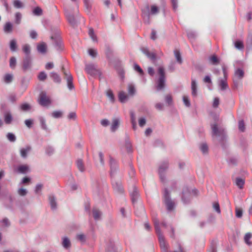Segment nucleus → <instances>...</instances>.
<instances>
[{
  "mask_svg": "<svg viewBox=\"0 0 252 252\" xmlns=\"http://www.w3.org/2000/svg\"><path fill=\"white\" fill-rule=\"evenodd\" d=\"M158 74L159 77L158 81V89H161L164 86L165 74L164 69L163 67L160 66L158 68Z\"/></svg>",
  "mask_w": 252,
  "mask_h": 252,
  "instance_id": "1",
  "label": "nucleus"
},
{
  "mask_svg": "<svg viewBox=\"0 0 252 252\" xmlns=\"http://www.w3.org/2000/svg\"><path fill=\"white\" fill-rule=\"evenodd\" d=\"M39 102L40 104L43 106H47L51 103V101L49 98L44 93H41L40 94Z\"/></svg>",
  "mask_w": 252,
  "mask_h": 252,
  "instance_id": "2",
  "label": "nucleus"
},
{
  "mask_svg": "<svg viewBox=\"0 0 252 252\" xmlns=\"http://www.w3.org/2000/svg\"><path fill=\"white\" fill-rule=\"evenodd\" d=\"M86 70L88 73L91 75H95L98 74L99 75H101V73L99 70L96 69L94 66L93 64H89L86 66Z\"/></svg>",
  "mask_w": 252,
  "mask_h": 252,
  "instance_id": "3",
  "label": "nucleus"
},
{
  "mask_svg": "<svg viewBox=\"0 0 252 252\" xmlns=\"http://www.w3.org/2000/svg\"><path fill=\"white\" fill-rule=\"evenodd\" d=\"M29 168L28 165H21L19 166L17 169L16 171L20 173H26L29 171Z\"/></svg>",
  "mask_w": 252,
  "mask_h": 252,
  "instance_id": "4",
  "label": "nucleus"
},
{
  "mask_svg": "<svg viewBox=\"0 0 252 252\" xmlns=\"http://www.w3.org/2000/svg\"><path fill=\"white\" fill-rule=\"evenodd\" d=\"M37 50L41 53H45L47 50V45L46 43L42 42L39 44L37 47Z\"/></svg>",
  "mask_w": 252,
  "mask_h": 252,
  "instance_id": "5",
  "label": "nucleus"
},
{
  "mask_svg": "<svg viewBox=\"0 0 252 252\" xmlns=\"http://www.w3.org/2000/svg\"><path fill=\"white\" fill-rule=\"evenodd\" d=\"M13 25L10 22L6 23L4 26V31L6 32H11L12 31Z\"/></svg>",
  "mask_w": 252,
  "mask_h": 252,
  "instance_id": "6",
  "label": "nucleus"
},
{
  "mask_svg": "<svg viewBox=\"0 0 252 252\" xmlns=\"http://www.w3.org/2000/svg\"><path fill=\"white\" fill-rule=\"evenodd\" d=\"M31 61L29 57H27L23 61V68L24 70L28 69L31 65Z\"/></svg>",
  "mask_w": 252,
  "mask_h": 252,
  "instance_id": "7",
  "label": "nucleus"
},
{
  "mask_svg": "<svg viewBox=\"0 0 252 252\" xmlns=\"http://www.w3.org/2000/svg\"><path fill=\"white\" fill-rule=\"evenodd\" d=\"M144 53L145 54H146L147 55V56L148 57L151 58L153 61V62L154 63L156 62V55L155 53H153V52L151 53V52H150L149 51H148V50H144Z\"/></svg>",
  "mask_w": 252,
  "mask_h": 252,
  "instance_id": "8",
  "label": "nucleus"
},
{
  "mask_svg": "<svg viewBox=\"0 0 252 252\" xmlns=\"http://www.w3.org/2000/svg\"><path fill=\"white\" fill-rule=\"evenodd\" d=\"M119 98L120 101L124 102L127 99V96L124 92H120L119 94Z\"/></svg>",
  "mask_w": 252,
  "mask_h": 252,
  "instance_id": "9",
  "label": "nucleus"
},
{
  "mask_svg": "<svg viewBox=\"0 0 252 252\" xmlns=\"http://www.w3.org/2000/svg\"><path fill=\"white\" fill-rule=\"evenodd\" d=\"M213 134L215 135H218L221 131L223 130L220 131L217 125L215 124L212 126Z\"/></svg>",
  "mask_w": 252,
  "mask_h": 252,
  "instance_id": "10",
  "label": "nucleus"
},
{
  "mask_svg": "<svg viewBox=\"0 0 252 252\" xmlns=\"http://www.w3.org/2000/svg\"><path fill=\"white\" fill-rule=\"evenodd\" d=\"M63 247L66 249L68 248L70 245V241H69V239L66 237H64L63 238Z\"/></svg>",
  "mask_w": 252,
  "mask_h": 252,
  "instance_id": "11",
  "label": "nucleus"
},
{
  "mask_svg": "<svg viewBox=\"0 0 252 252\" xmlns=\"http://www.w3.org/2000/svg\"><path fill=\"white\" fill-rule=\"evenodd\" d=\"M31 148L27 147L26 149H22L21 150V154L23 158H25L27 156V153L30 150Z\"/></svg>",
  "mask_w": 252,
  "mask_h": 252,
  "instance_id": "12",
  "label": "nucleus"
},
{
  "mask_svg": "<svg viewBox=\"0 0 252 252\" xmlns=\"http://www.w3.org/2000/svg\"><path fill=\"white\" fill-rule=\"evenodd\" d=\"M235 46L236 48L239 49H242L244 48V45L242 41H236L235 42Z\"/></svg>",
  "mask_w": 252,
  "mask_h": 252,
  "instance_id": "13",
  "label": "nucleus"
},
{
  "mask_svg": "<svg viewBox=\"0 0 252 252\" xmlns=\"http://www.w3.org/2000/svg\"><path fill=\"white\" fill-rule=\"evenodd\" d=\"M210 61L214 64H216L219 63V60L218 59L217 57L215 55H213L210 58Z\"/></svg>",
  "mask_w": 252,
  "mask_h": 252,
  "instance_id": "14",
  "label": "nucleus"
},
{
  "mask_svg": "<svg viewBox=\"0 0 252 252\" xmlns=\"http://www.w3.org/2000/svg\"><path fill=\"white\" fill-rule=\"evenodd\" d=\"M10 47L12 51H14L16 49V42L15 40H12L10 43Z\"/></svg>",
  "mask_w": 252,
  "mask_h": 252,
  "instance_id": "15",
  "label": "nucleus"
},
{
  "mask_svg": "<svg viewBox=\"0 0 252 252\" xmlns=\"http://www.w3.org/2000/svg\"><path fill=\"white\" fill-rule=\"evenodd\" d=\"M236 184L240 189H242L244 184V181L241 178H237L236 180Z\"/></svg>",
  "mask_w": 252,
  "mask_h": 252,
  "instance_id": "16",
  "label": "nucleus"
},
{
  "mask_svg": "<svg viewBox=\"0 0 252 252\" xmlns=\"http://www.w3.org/2000/svg\"><path fill=\"white\" fill-rule=\"evenodd\" d=\"M174 54L175 55V57L176 58L177 61L179 63H182V58L181 56L180 53L179 51H175Z\"/></svg>",
  "mask_w": 252,
  "mask_h": 252,
  "instance_id": "17",
  "label": "nucleus"
},
{
  "mask_svg": "<svg viewBox=\"0 0 252 252\" xmlns=\"http://www.w3.org/2000/svg\"><path fill=\"white\" fill-rule=\"evenodd\" d=\"M252 234L251 233H247L245 236V241L248 245H251L252 243L250 241V238L252 237Z\"/></svg>",
  "mask_w": 252,
  "mask_h": 252,
  "instance_id": "18",
  "label": "nucleus"
},
{
  "mask_svg": "<svg viewBox=\"0 0 252 252\" xmlns=\"http://www.w3.org/2000/svg\"><path fill=\"white\" fill-rule=\"evenodd\" d=\"M238 126L239 129L241 131H244L245 130V123L244 120H241L239 122Z\"/></svg>",
  "mask_w": 252,
  "mask_h": 252,
  "instance_id": "19",
  "label": "nucleus"
},
{
  "mask_svg": "<svg viewBox=\"0 0 252 252\" xmlns=\"http://www.w3.org/2000/svg\"><path fill=\"white\" fill-rule=\"evenodd\" d=\"M67 85L70 89H71L73 88L72 83V77L71 76H69L67 78Z\"/></svg>",
  "mask_w": 252,
  "mask_h": 252,
  "instance_id": "20",
  "label": "nucleus"
},
{
  "mask_svg": "<svg viewBox=\"0 0 252 252\" xmlns=\"http://www.w3.org/2000/svg\"><path fill=\"white\" fill-rule=\"evenodd\" d=\"M42 13V9L39 7H36L34 10L33 13L36 15H40Z\"/></svg>",
  "mask_w": 252,
  "mask_h": 252,
  "instance_id": "21",
  "label": "nucleus"
},
{
  "mask_svg": "<svg viewBox=\"0 0 252 252\" xmlns=\"http://www.w3.org/2000/svg\"><path fill=\"white\" fill-rule=\"evenodd\" d=\"M21 108L23 111H26L30 110L31 106L28 103H24L21 105Z\"/></svg>",
  "mask_w": 252,
  "mask_h": 252,
  "instance_id": "22",
  "label": "nucleus"
},
{
  "mask_svg": "<svg viewBox=\"0 0 252 252\" xmlns=\"http://www.w3.org/2000/svg\"><path fill=\"white\" fill-rule=\"evenodd\" d=\"M235 75L239 78H242L244 76V71L241 69H238L236 70Z\"/></svg>",
  "mask_w": 252,
  "mask_h": 252,
  "instance_id": "23",
  "label": "nucleus"
},
{
  "mask_svg": "<svg viewBox=\"0 0 252 252\" xmlns=\"http://www.w3.org/2000/svg\"><path fill=\"white\" fill-rule=\"evenodd\" d=\"M191 87L192 89V94L194 95H196V83L194 81H192L191 83Z\"/></svg>",
  "mask_w": 252,
  "mask_h": 252,
  "instance_id": "24",
  "label": "nucleus"
},
{
  "mask_svg": "<svg viewBox=\"0 0 252 252\" xmlns=\"http://www.w3.org/2000/svg\"><path fill=\"white\" fill-rule=\"evenodd\" d=\"M12 79V76L11 74H7L4 77V80L6 83H9Z\"/></svg>",
  "mask_w": 252,
  "mask_h": 252,
  "instance_id": "25",
  "label": "nucleus"
},
{
  "mask_svg": "<svg viewBox=\"0 0 252 252\" xmlns=\"http://www.w3.org/2000/svg\"><path fill=\"white\" fill-rule=\"evenodd\" d=\"M46 74L44 72H40L38 76L39 80L41 81L44 80L46 78Z\"/></svg>",
  "mask_w": 252,
  "mask_h": 252,
  "instance_id": "26",
  "label": "nucleus"
},
{
  "mask_svg": "<svg viewBox=\"0 0 252 252\" xmlns=\"http://www.w3.org/2000/svg\"><path fill=\"white\" fill-rule=\"evenodd\" d=\"M31 181V179L29 177H25L24 178L22 181H21V184H28L29 183H30Z\"/></svg>",
  "mask_w": 252,
  "mask_h": 252,
  "instance_id": "27",
  "label": "nucleus"
},
{
  "mask_svg": "<svg viewBox=\"0 0 252 252\" xmlns=\"http://www.w3.org/2000/svg\"><path fill=\"white\" fill-rule=\"evenodd\" d=\"M14 4L15 6L17 8H21L22 7V2L19 0H15L14 1Z\"/></svg>",
  "mask_w": 252,
  "mask_h": 252,
  "instance_id": "28",
  "label": "nucleus"
},
{
  "mask_svg": "<svg viewBox=\"0 0 252 252\" xmlns=\"http://www.w3.org/2000/svg\"><path fill=\"white\" fill-rule=\"evenodd\" d=\"M12 120V117L10 114H6L5 116V122L6 123H10Z\"/></svg>",
  "mask_w": 252,
  "mask_h": 252,
  "instance_id": "29",
  "label": "nucleus"
},
{
  "mask_svg": "<svg viewBox=\"0 0 252 252\" xmlns=\"http://www.w3.org/2000/svg\"><path fill=\"white\" fill-rule=\"evenodd\" d=\"M128 93L130 94H133L135 93V88L133 86L129 85L128 87Z\"/></svg>",
  "mask_w": 252,
  "mask_h": 252,
  "instance_id": "30",
  "label": "nucleus"
},
{
  "mask_svg": "<svg viewBox=\"0 0 252 252\" xmlns=\"http://www.w3.org/2000/svg\"><path fill=\"white\" fill-rule=\"evenodd\" d=\"M93 214H94V217L95 219L96 220V219H99L100 213L98 211H97L96 210H93Z\"/></svg>",
  "mask_w": 252,
  "mask_h": 252,
  "instance_id": "31",
  "label": "nucleus"
},
{
  "mask_svg": "<svg viewBox=\"0 0 252 252\" xmlns=\"http://www.w3.org/2000/svg\"><path fill=\"white\" fill-rule=\"evenodd\" d=\"M89 34L94 40L96 41L97 40L96 36L95 35L93 29L90 30Z\"/></svg>",
  "mask_w": 252,
  "mask_h": 252,
  "instance_id": "32",
  "label": "nucleus"
},
{
  "mask_svg": "<svg viewBox=\"0 0 252 252\" xmlns=\"http://www.w3.org/2000/svg\"><path fill=\"white\" fill-rule=\"evenodd\" d=\"M156 230L158 233L159 234V239L160 241V242L161 243L162 242H163V238L162 236H161L160 234V231L158 226H156Z\"/></svg>",
  "mask_w": 252,
  "mask_h": 252,
  "instance_id": "33",
  "label": "nucleus"
},
{
  "mask_svg": "<svg viewBox=\"0 0 252 252\" xmlns=\"http://www.w3.org/2000/svg\"><path fill=\"white\" fill-rule=\"evenodd\" d=\"M107 95L111 98L112 101H114V96L111 90H108L107 92Z\"/></svg>",
  "mask_w": 252,
  "mask_h": 252,
  "instance_id": "34",
  "label": "nucleus"
},
{
  "mask_svg": "<svg viewBox=\"0 0 252 252\" xmlns=\"http://www.w3.org/2000/svg\"><path fill=\"white\" fill-rule=\"evenodd\" d=\"M16 61L15 58L12 57L10 60V65L12 67H14L16 65Z\"/></svg>",
  "mask_w": 252,
  "mask_h": 252,
  "instance_id": "35",
  "label": "nucleus"
},
{
  "mask_svg": "<svg viewBox=\"0 0 252 252\" xmlns=\"http://www.w3.org/2000/svg\"><path fill=\"white\" fill-rule=\"evenodd\" d=\"M89 53L93 57H95L97 54L96 52L93 49H90L89 50Z\"/></svg>",
  "mask_w": 252,
  "mask_h": 252,
  "instance_id": "36",
  "label": "nucleus"
},
{
  "mask_svg": "<svg viewBox=\"0 0 252 252\" xmlns=\"http://www.w3.org/2000/svg\"><path fill=\"white\" fill-rule=\"evenodd\" d=\"M220 86H221V88L222 90H224L227 87V83H226V82L224 80H221L220 81Z\"/></svg>",
  "mask_w": 252,
  "mask_h": 252,
  "instance_id": "37",
  "label": "nucleus"
},
{
  "mask_svg": "<svg viewBox=\"0 0 252 252\" xmlns=\"http://www.w3.org/2000/svg\"><path fill=\"white\" fill-rule=\"evenodd\" d=\"M23 50L26 54H27L28 55L30 54V47L28 45H24L23 47Z\"/></svg>",
  "mask_w": 252,
  "mask_h": 252,
  "instance_id": "38",
  "label": "nucleus"
},
{
  "mask_svg": "<svg viewBox=\"0 0 252 252\" xmlns=\"http://www.w3.org/2000/svg\"><path fill=\"white\" fill-rule=\"evenodd\" d=\"M158 11V7L156 5H152L151 6V13L152 14H155Z\"/></svg>",
  "mask_w": 252,
  "mask_h": 252,
  "instance_id": "39",
  "label": "nucleus"
},
{
  "mask_svg": "<svg viewBox=\"0 0 252 252\" xmlns=\"http://www.w3.org/2000/svg\"><path fill=\"white\" fill-rule=\"evenodd\" d=\"M236 215L238 218L241 217L242 216V210L240 209L237 208L236 209Z\"/></svg>",
  "mask_w": 252,
  "mask_h": 252,
  "instance_id": "40",
  "label": "nucleus"
},
{
  "mask_svg": "<svg viewBox=\"0 0 252 252\" xmlns=\"http://www.w3.org/2000/svg\"><path fill=\"white\" fill-rule=\"evenodd\" d=\"M139 124L140 126H143L146 124V119L144 118H141L139 120Z\"/></svg>",
  "mask_w": 252,
  "mask_h": 252,
  "instance_id": "41",
  "label": "nucleus"
},
{
  "mask_svg": "<svg viewBox=\"0 0 252 252\" xmlns=\"http://www.w3.org/2000/svg\"><path fill=\"white\" fill-rule=\"evenodd\" d=\"M7 137H8V139L11 141H14L15 140V137L14 135L12 133H8L7 134Z\"/></svg>",
  "mask_w": 252,
  "mask_h": 252,
  "instance_id": "42",
  "label": "nucleus"
},
{
  "mask_svg": "<svg viewBox=\"0 0 252 252\" xmlns=\"http://www.w3.org/2000/svg\"><path fill=\"white\" fill-rule=\"evenodd\" d=\"M18 193L20 195L24 196L26 194L27 190L24 189H20L18 190Z\"/></svg>",
  "mask_w": 252,
  "mask_h": 252,
  "instance_id": "43",
  "label": "nucleus"
},
{
  "mask_svg": "<svg viewBox=\"0 0 252 252\" xmlns=\"http://www.w3.org/2000/svg\"><path fill=\"white\" fill-rule=\"evenodd\" d=\"M167 205L168 209L169 210H171L173 209V207H174L173 203L172 202L170 201H168L167 202Z\"/></svg>",
  "mask_w": 252,
  "mask_h": 252,
  "instance_id": "44",
  "label": "nucleus"
},
{
  "mask_svg": "<svg viewBox=\"0 0 252 252\" xmlns=\"http://www.w3.org/2000/svg\"><path fill=\"white\" fill-rule=\"evenodd\" d=\"M214 207L215 209L217 211L218 213H220V205L218 203L216 202L214 204Z\"/></svg>",
  "mask_w": 252,
  "mask_h": 252,
  "instance_id": "45",
  "label": "nucleus"
},
{
  "mask_svg": "<svg viewBox=\"0 0 252 252\" xmlns=\"http://www.w3.org/2000/svg\"><path fill=\"white\" fill-rule=\"evenodd\" d=\"M219 104V99L218 98H215L213 102V106L217 108Z\"/></svg>",
  "mask_w": 252,
  "mask_h": 252,
  "instance_id": "46",
  "label": "nucleus"
},
{
  "mask_svg": "<svg viewBox=\"0 0 252 252\" xmlns=\"http://www.w3.org/2000/svg\"><path fill=\"white\" fill-rule=\"evenodd\" d=\"M119 124V121L118 120H115L114 121L113 125L112 126V129L113 130H115L118 126Z\"/></svg>",
  "mask_w": 252,
  "mask_h": 252,
  "instance_id": "47",
  "label": "nucleus"
},
{
  "mask_svg": "<svg viewBox=\"0 0 252 252\" xmlns=\"http://www.w3.org/2000/svg\"><path fill=\"white\" fill-rule=\"evenodd\" d=\"M183 100H184V102L185 103L186 106H187L188 107L190 106V102H189V100L188 97L184 96L183 97Z\"/></svg>",
  "mask_w": 252,
  "mask_h": 252,
  "instance_id": "48",
  "label": "nucleus"
},
{
  "mask_svg": "<svg viewBox=\"0 0 252 252\" xmlns=\"http://www.w3.org/2000/svg\"><path fill=\"white\" fill-rule=\"evenodd\" d=\"M21 15L19 13H17L16 14V23L18 24L19 23L21 20Z\"/></svg>",
  "mask_w": 252,
  "mask_h": 252,
  "instance_id": "49",
  "label": "nucleus"
},
{
  "mask_svg": "<svg viewBox=\"0 0 252 252\" xmlns=\"http://www.w3.org/2000/svg\"><path fill=\"white\" fill-rule=\"evenodd\" d=\"M134 68L136 70H137L140 74H143V70L140 67V66L139 65H138L137 64H136L134 65Z\"/></svg>",
  "mask_w": 252,
  "mask_h": 252,
  "instance_id": "50",
  "label": "nucleus"
},
{
  "mask_svg": "<svg viewBox=\"0 0 252 252\" xmlns=\"http://www.w3.org/2000/svg\"><path fill=\"white\" fill-rule=\"evenodd\" d=\"M53 115L56 118L60 117L62 116V112L60 111H56L53 113Z\"/></svg>",
  "mask_w": 252,
  "mask_h": 252,
  "instance_id": "51",
  "label": "nucleus"
},
{
  "mask_svg": "<svg viewBox=\"0 0 252 252\" xmlns=\"http://www.w3.org/2000/svg\"><path fill=\"white\" fill-rule=\"evenodd\" d=\"M166 101L169 104H171L172 103V97L170 95H167L166 97Z\"/></svg>",
  "mask_w": 252,
  "mask_h": 252,
  "instance_id": "52",
  "label": "nucleus"
},
{
  "mask_svg": "<svg viewBox=\"0 0 252 252\" xmlns=\"http://www.w3.org/2000/svg\"><path fill=\"white\" fill-rule=\"evenodd\" d=\"M25 124L27 126L30 127L32 124V122L31 120H27L25 121Z\"/></svg>",
  "mask_w": 252,
  "mask_h": 252,
  "instance_id": "53",
  "label": "nucleus"
},
{
  "mask_svg": "<svg viewBox=\"0 0 252 252\" xmlns=\"http://www.w3.org/2000/svg\"><path fill=\"white\" fill-rule=\"evenodd\" d=\"M52 75L53 77L57 81H60V78L58 75L55 73H52Z\"/></svg>",
  "mask_w": 252,
  "mask_h": 252,
  "instance_id": "54",
  "label": "nucleus"
},
{
  "mask_svg": "<svg viewBox=\"0 0 252 252\" xmlns=\"http://www.w3.org/2000/svg\"><path fill=\"white\" fill-rule=\"evenodd\" d=\"M131 117H132V125H133V128L134 129H135L136 128V122L134 120V117L133 114L131 115Z\"/></svg>",
  "mask_w": 252,
  "mask_h": 252,
  "instance_id": "55",
  "label": "nucleus"
},
{
  "mask_svg": "<svg viewBox=\"0 0 252 252\" xmlns=\"http://www.w3.org/2000/svg\"><path fill=\"white\" fill-rule=\"evenodd\" d=\"M202 150L203 152H206L208 151V146L206 144H203L202 146Z\"/></svg>",
  "mask_w": 252,
  "mask_h": 252,
  "instance_id": "56",
  "label": "nucleus"
},
{
  "mask_svg": "<svg viewBox=\"0 0 252 252\" xmlns=\"http://www.w3.org/2000/svg\"><path fill=\"white\" fill-rule=\"evenodd\" d=\"M204 81L206 82L211 83V80L210 79V77L209 76H206L204 78Z\"/></svg>",
  "mask_w": 252,
  "mask_h": 252,
  "instance_id": "57",
  "label": "nucleus"
},
{
  "mask_svg": "<svg viewBox=\"0 0 252 252\" xmlns=\"http://www.w3.org/2000/svg\"><path fill=\"white\" fill-rule=\"evenodd\" d=\"M148 72L151 75L153 76L154 74V70L153 68L152 67H149L148 68Z\"/></svg>",
  "mask_w": 252,
  "mask_h": 252,
  "instance_id": "58",
  "label": "nucleus"
},
{
  "mask_svg": "<svg viewBox=\"0 0 252 252\" xmlns=\"http://www.w3.org/2000/svg\"><path fill=\"white\" fill-rule=\"evenodd\" d=\"M78 238L82 241H84L85 240V236L83 234H80L78 235Z\"/></svg>",
  "mask_w": 252,
  "mask_h": 252,
  "instance_id": "59",
  "label": "nucleus"
},
{
  "mask_svg": "<svg viewBox=\"0 0 252 252\" xmlns=\"http://www.w3.org/2000/svg\"><path fill=\"white\" fill-rule=\"evenodd\" d=\"M36 35H37V34H36V32L34 31H32L31 33V37L32 38H35L36 37Z\"/></svg>",
  "mask_w": 252,
  "mask_h": 252,
  "instance_id": "60",
  "label": "nucleus"
},
{
  "mask_svg": "<svg viewBox=\"0 0 252 252\" xmlns=\"http://www.w3.org/2000/svg\"><path fill=\"white\" fill-rule=\"evenodd\" d=\"M152 131V129L150 128H148L146 129L145 133L147 135H149L151 133Z\"/></svg>",
  "mask_w": 252,
  "mask_h": 252,
  "instance_id": "61",
  "label": "nucleus"
},
{
  "mask_svg": "<svg viewBox=\"0 0 252 252\" xmlns=\"http://www.w3.org/2000/svg\"><path fill=\"white\" fill-rule=\"evenodd\" d=\"M53 67V64L52 63H48L47 64H46V68L47 69H50V68H51Z\"/></svg>",
  "mask_w": 252,
  "mask_h": 252,
  "instance_id": "62",
  "label": "nucleus"
},
{
  "mask_svg": "<svg viewBox=\"0 0 252 252\" xmlns=\"http://www.w3.org/2000/svg\"><path fill=\"white\" fill-rule=\"evenodd\" d=\"M101 124L103 125L106 126L108 124V121L106 120H103L101 121Z\"/></svg>",
  "mask_w": 252,
  "mask_h": 252,
  "instance_id": "63",
  "label": "nucleus"
},
{
  "mask_svg": "<svg viewBox=\"0 0 252 252\" xmlns=\"http://www.w3.org/2000/svg\"><path fill=\"white\" fill-rule=\"evenodd\" d=\"M41 124L42 126L44 129H46L47 127L45 123V121L44 120H41Z\"/></svg>",
  "mask_w": 252,
  "mask_h": 252,
  "instance_id": "64",
  "label": "nucleus"
}]
</instances>
